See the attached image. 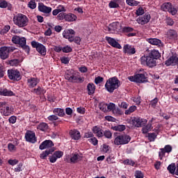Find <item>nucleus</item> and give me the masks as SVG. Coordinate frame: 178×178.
<instances>
[{
  "label": "nucleus",
  "mask_w": 178,
  "mask_h": 178,
  "mask_svg": "<svg viewBox=\"0 0 178 178\" xmlns=\"http://www.w3.org/2000/svg\"><path fill=\"white\" fill-rule=\"evenodd\" d=\"M159 58H161V53L157 50L153 49L148 55H144L140 58V63L143 66L155 67V66H156V60H158Z\"/></svg>",
  "instance_id": "obj_1"
},
{
  "label": "nucleus",
  "mask_w": 178,
  "mask_h": 178,
  "mask_svg": "<svg viewBox=\"0 0 178 178\" xmlns=\"http://www.w3.org/2000/svg\"><path fill=\"white\" fill-rule=\"evenodd\" d=\"M13 22L15 26L19 29H23L29 25V17L24 14L18 13L13 16Z\"/></svg>",
  "instance_id": "obj_2"
},
{
  "label": "nucleus",
  "mask_w": 178,
  "mask_h": 178,
  "mask_svg": "<svg viewBox=\"0 0 178 178\" xmlns=\"http://www.w3.org/2000/svg\"><path fill=\"white\" fill-rule=\"evenodd\" d=\"M120 87V81L116 76L109 78L105 84V88L108 92H113L115 90H118Z\"/></svg>",
  "instance_id": "obj_3"
},
{
  "label": "nucleus",
  "mask_w": 178,
  "mask_h": 178,
  "mask_svg": "<svg viewBox=\"0 0 178 178\" xmlns=\"http://www.w3.org/2000/svg\"><path fill=\"white\" fill-rule=\"evenodd\" d=\"M65 77L66 80L70 81V83H79V74L76 73L73 70H68L65 72Z\"/></svg>",
  "instance_id": "obj_4"
},
{
  "label": "nucleus",
  "mask_w": 178,
  "mask_h": 178,
  "mask_svg": "<svg viewBox=\"0 0 178 178\" xmlns=\"http://www.w3.org/2000/svg\"><path fill=\"white\" fill-rule=\"evenodd\" d=\"M131 138L128 135H120L115 138V145H124V144H129Z\"/></svg>",
  "instance_id": "obj_5"
},
{
  "label": "nucleus",
  "mask_w": 178,
  "mask_h": 178,
  "mask_svg": "<svg viewBox=\"0 0 178 178\" xmlns=\"http://www.w3.org/2000/svg\"><path fill=\"white\" fill-rule=\"evenodd\" d=\"M128 79L129 81H134V83H147L148 79L145 76V73L137 74L134 76H129Z\"/></svg>",
  "instance_id": "obj_6"
},
{
  "label": "nucleus",
  "mask_w": 178,
  "mask_h": 178,
  "mask_svg": "<svg viewBox=\"0 0 178 178\" xmlns=\"http://www.w3.org/2000/svg\"><path fill=\"white\" fill-rule=\"evenodd\" d=\"M8 76L10 80H13V81H19L22 80V74L17 70H8Z\"/></svg>",
  "instance_id": "obj_7"
},
{
  "label": "nucleus",
  "mask_w": 178,
  "mask_h": 178,
  "mask_svg": "<svg viewBox=\"0 0 178 178\" xmlns=\"http://www.w3.org/2000/svg\"><path fill=\"white\" fill-rule=\"evenodd\" d=\"M31 46L33 48H35L36 51L41 54L42 56H45L47 55V48H45V46L42 44L35 41H32Z\"/></svg>",
  "instance_id": "obj_8"
},
{
  "label": "nucleus",
  "mask_w": 178,
  "mask_h": 178,
  "mask_svg": "<svg viewBox=\"0 0 178 178\" xmlns=\"http://www.w3.org/2000/svg\"><path fill=\"white\" fill-rule=\"evenodd\" d=\"M129 123L134 127H141L147 123V120L141 119L138 117H134L129 121Z\"/></svg>",
  "instance_id": "obj_9"
},
{
  "label": "nucleus",
  "mask_w": 178,
  "mask_h": 178,
  "mask_svg": "<svg viewBox=\"0 0 178 178\" xmlns=\"http://www.w3.org/2000/svg\"><path fill=\"white\" fill-rule=\"evenodd\" d=\"M119 30H120V24L118 22H113L105 28V31H108L111 34H115V33H118Z\"/></svg>",
  "instance_id": "obj_10"
},
{
  "label": "nucleus",
  "mask_w": 178,
  "mask_h": 178,
  "mask_svg": "<svg viewBox=\"0 0 178 178\" xmlns=\"http://www.w3.org/2000/svg\"><path fill=\"white\" fill-rule=\"evenodd\" d=\"M65 161L68 163H77V162L81 161V156L78 153H74L71 156H67Z\"/></svg>",
  "instance_id": "obj_11"
},
{
  "label": "nucleus",
  "mask_w": 178,
  "mask_h": 178,
  "mask_svg": "<svg viewBox=\"0 0 178 178\" xmlns=\"http://www.w3.org/2000/svg\"><path fill=\"white\" fill-rule=\"evenodd\" d=\"M25 139L28 143L31 144H35L37 143V137H35V133L33 131H27L25 134Z\"/></svg>",
  "instance_id": "obj_12"
},
{
  "label": "nucleus",
  "mask_w": 178,
  "mask_h": 178,
  "mask_svg": "<svg viewBox=\"0 0 178 178\" xmlns=\"http://www.w3.org/2000/svg\"><path fill=\"white\" fill-rule=\"evenodd\" d=\"M149 20H151V15L149 13H145L143 16L139 17L136 19L137 23L142 26L147 24V23H149Z\"/></svg>",
  "instance_id": "obj_13"
},
{
  "label": "nucleus",
  "mask_w": 178,
  "mask_h": 178,
  "mask_svg": "<svg viewBox=\"0 0 178 178\" xmlns=\"http://www.w3.org/2000/svg\"><path fill=\"white\" fill-rule=\"evenodd\" d=\"M74 34H76V32L72 29L65 30L63 32V36L64 38L68 40L70 42H73V35H74Z\"/></svg>",
  "instance_id": "obj_14"
},
{
  "label": "nucleus",
  "mask_w": 178,
  "mask_h": 178,
  "mask_svg": "<svg viewBox=\"0 0 178 178\" xmlns=\"http://www.w3.org/2000/svg\"><path fill=\"white\" fill-rule=\"evenodd\" d=\"M172 146L170 145H167L164 147V148H161L160 151L159 152V156L161 161L163 159V157L165 156V154H170V152H172Z\"/></svg>",
  "instance_id": "obj_15"
},
{
  "label": "nucleus",
  "mask_w": 178,
  "mask_h": 178,
  "mask_svg": "<svg viewBox=\"0 0 178 178\" xmlns=\"http://www.w3.org/2000/svg\"><path fill=\"white\" fill-rule=\"evenodd\" d=\"M105 38L108 44H109V45H111V47H113V48H118V49H122V45H120V44H119V42H118L116 40L108 36H106Z\"/></svg>",
  "instance_id": "obj_16"
},
{
  "label": "nucleus",
  "mask_w": 178,
  "mask_h": 178,
  "mask_svg": "<svg viewBox=\"0 0 178 178\" xmlns=\"http://www.w3.org/2000/svg\"><path fill=\"white\" fill-rule=\"evenodd\" d=\"M124 54H127L128 55H134L136 54V48L129 44H125L123 47Z\"/></svg>",
  "instance_id": "obj_17"
},
{
  "label": "nucleus",
  "mask_w": 178,
  "mask_h": 178,
  "mask_svg": "<svg viewBox=\"0 0 178 178\" xmlns=\"http://www.w3.org/2000/svg\"><path fill=\"white\" fill-rule=\"evenodd\" d=\"M38 10L40 12H42V13H51L52 12V8L48 7L45 5H44L42 3H38Z\"/></svg>",
  "instance_id": "obj_18"
},
{
  "label": "nucleus",
  "mask_w": 178,
  "mask_h": 178,
  "mask_svg": "<svg viewBox=\"0 0 178 178\" xmlns=\"http://www.w3.org/2000/svg\"><path fill=\"white\" fill-rule=\"evenodd\" d=\"M166 66H176L178 65V57L172 56L165 61Z\"/></svg>",
  "instance_id": "obj_19"
},
{
  "label": "nucleus",
  "mask_w": 178,
  "mask_h": 178,
  "mask_svg": "<svg viewBox=\"0 0 178 178\" xmlns=\"http://www.w3.org/2000/svg\"><path fill=\"white\" fill-rule=\"evenodd\" d=\"M51 147H54L52 140H47L40 145L39 148L40 149H47V148H51Z\"/></svg>",
  "instance_id": "obj_20"
},
{
  "label": "nucleus",
  "mask_w": 178,
  "mask_h": 178,
  "mask_svg": "<svg viewBox=\"0 0 178 178\" xmlns=\"http://www.w3.org/2000/svg\"><path fill=\"white\" fill-rule=\"evenodd\" d=\"M147 42L152 45H156V47H163L162 41L158 38H148L147 39Z\"/></svg>",
  "instance_id": "obj_21"
},
{
  "label": "nucleus",
  "mask_w": 178,
  "mask_h": 178,
  "mask_svg": "<svg viewBox=\"0 0 178 178\" xmlns=\"http://www.w3.org/2000/svg\"><path fill=\"white\" fill-rule=\"evenodd\" d=\"M92 131L97 137H99V138L104 137V130H102L101 127L98 126H95L92 127Z\"/></svg>",
  "instance_id": "obj_22"
},
{
  "label": "nucleus",
  "mask_w": 178,
  "mask_h": 178,
  "mask_svg": "<svg viewBox=\"0 0 178 178\" xmlns=\"http://www.w3.org/2000/svg\"><path fill=\"white\" fill-rule=\"evenodd\" d=\"M0 58L1 59L5 60L9 58V53L6 47H0Z\"/></svg>",
  "instance_id": "obj_23"
},
{
  "label": "nucleus",
  "mask_w": 178,
  "mask_h": 178,
  "mask_svg": "<svg viewBox=\"0 0 178 178\" xmlns=\"http://www.w3.org/2000/svg\"><path fill=\"white\" fill-rule=\"evenodd\" d=\"M27 83L30 88H34L40 83V79L38 78H29L27 79Z\"/></svg>",
  "instance_id": "obj_24"
},
{
  "label": "nucleus",
  "mask_w": 178,
  "mask_h": 178,
  "mask_svg": "<svg viewBox=\"0 0 178 178\" xmlns=\"http://www.w3.org/2000/svg\"><path fill=\"white\" fill-rule=\"evenodd\" d=\"M70 134L72 140H77L81 138V135L80 134V131H77L76 129L71 130L70 131Z\"/></svg>",
  "instance_id": "obj_25"
},
{
  "label": "nucleus",
  "mask_w": 178,
  "mask_h": 178,
  "mask_svg": "<svg viewBox=\"0 0 178 178\" xmlns=\"http://www.w3.org/2000/svg\"><path fill=\"white\" fill-rule=\"evenodd\" d=\"M86 90H88V95H92L95 92V85L92 83H89Z\"/></svg>",
  "instance_id": "obj_26"
},
{
  "label": "nucleus",
  "mask_w": 178,
  "mask_h": 178,
  "mask_svg": "<svg viewBox=\"0 0 178 178\" xmlns=\"http://www.w3.org/2000/svg\"><path fill=\"white\" fill-rule=\"evenodd\" d=\"M26 41L25 38H20L18 44L20 45L24 49H26L27 52H30V47L29 46H26Z\"/></svg>",
  "instance_id": "obj_27"
},
{
  "label": "nucleus",
  "mask_w": 178,
  "mask_h": 178,
  "mask_svg": "<svg viewBox=\"0 0 178 178\" xmlns=\"http://www.w3.org/2000/svg\"><path fill=\"white\" fill-rule=\"evenodd\" d=\"M151 130H152V120H149L148 124L142 129V131L143 134H147Z\"/></svg>",
  "instance_id": "obj_28"
},
{
  "label": "nucleus",
  "mask_w": 178,
  "mask_h": 178,
  "mask_svg": "<svg viewBox=\"0 0 178 178\" xmlns=\"http://www.w3.org/2000/svg\"><path fill=\"white\" fill-rule=\"evenodd\" d=\"M54 115L59 116L60 118H63L65 116V110L60 108H56L53 110Z\"/></svg>",
  "instance_id": "obj_29"
},
{
  "label": "nucleus",
  "mask_w": 178,
  "mask_h": 178,
  "mask_svg": "<svg viewBox=\"0 0 178 178\" xmlns=\"http://www.w3.org/2000/svg\"><path fill=\"white\" fill-rule=\"evenodd\" d=\"M77 16L74 14L69 13L65 15V22H76Z\"/></svg>",
  "instance_id": "obj_30"
},
{
  "label": "nucleus",
  "mask_w": 178,
  "mask_h": 178,
  "mask_svg": "<svg viewBox=\"0 0 178 178\" xmlns=\"http://www.w3.org/2000/svg\"><path fill=\"white\" fill-rule=\"evenodd\" d=\"M32 92H33V94H36V95H41V94H45L47 91L44 88H41V86H38L37 88H34L32 90Z\"/></svg>",
  "instance_id": "obj_31"
},
{
  "label": "nucleus",
  "mask_w": 178,
  "mask_h": 178,
  "mask_svg": "<svg viewBox=\"0 0 178 178\" xmlns=\"http://www.w3.org/2000/svg\"><path fill=\"white\" fill-rule=\"evenodd\" d=\"M172 7V3L167 2L164 3L161 5V10H163V12H168Z\"/></svg>",
  "instance_id": "obj_32"
},
{
  "label": "nucleus",
  "mask_w": 178,
  "mask_h": 178,
  "mask_svg": "<svg viewBox=\"0 0 178 178\" xmlns=\"http://www.w3.org/2000/svg\"><path fill=\"white\" fill-rule=\"evenodd\" d=\"M177 34L176 33V31L170 29L167 31V36L170 40H172V38H176Z\"/></svg>",
  "instance_id": "obj_33"
},
{
  "label": "nucleus",
  "mask_w": 178,
  "mask_h": 178,
  "mask_svg": "<svg viewBox=\"0 0 178 178\" xmlns=\"http://www.w3.org/2000/svg\"><path fill=\"white\" fill-rule=\"evenodd\" d=\"M37 128L38 130H40V131H47V130H48V124L42 122L38 124Z\"/></svg>",
  "instance_id": "obj_34"
},
{
  "label": "nucleus",
  "mask_w": 178,
  "mask_h": 178,
  "mask_svg": "<svg viewBox=\"0 0 178 178\" xmlns=\"http://www.w3.org/2000/svg\"><path fill=\"white\" fill-rule=\"evenodd\" d=\"M112 130L114 131H124L126 130V126L124 125H117L111 127Z\"/></svg>",
  "instance_id": "obj_35"
},
{
  "label": "nucleus",
  "mask_w": 178,
  "mask_h": 178,
  "mask_svg": "<svg viewBox=\"0 0 178 178\" xmlns=\"http://www.w3.org/2000/svg\"><path fill=\"white\" fill-rule=\"evenodd\" d=\"M99 108L102 112H108V104L105 102H101L99 104Z\"/></svg>",
  "instance_id": "obj_36"
},
{
  "label": "nucleus",
  "mask_w": 178,
  "mask_h": 178,
  "mask_svg": "<svg viewBox=\"0 0 178 178\" xmlns=\"http://www.w3.org/2000/svg\"><path fill=\"white\" fill-rule=\"evenodd\" d=\"M126 3L129 6H138L140 2L136 0H126Z\"/></svg>",
  "instance_id": "obj_37"
},
{
  "label": "nucleus",
  "mask_w": 178,
  "mask_h": 178,
  "mask_svg": "<svg viewBox=\"0 0 178 178\" xmlns=\"http://www.w3.org/2000/svg\"><path fill=\"white\" fill-rule=\"evenodd\" d=\"M0 94H1V95H4L5 97H12V95H13V92L7 89H4L0 92Z\"/></svg>",
  "instance_id": "obj_38"
},
{
  "label": "nucleus",
  "mask_w": 178,
  "mask_h": 178,
  "mask_svg": "<svg viewBox=\"0 0 178 178\" xmlns=\"http://www.w3.org/2000/svg\"><path fill=\"white\" fill-rule=\"evenodd\" d=\"M168 170L171 173V175H173L175 172H176V165L175 163H172L168 165Z\"/></svg>",
  "instance_id": "obj_39"
},
{
  "label": "nucleus",
  "mask_w": 178,
  "mask_h": 178,
  "mask_svg": "<svg viewBox=\"0 0 178 178\" xmlns=\"http://www.w3.org/2000/svg\"><path fill=\"white\" fill-rule=\"evenodd\" d=\"M52 152H54V150H51V149L46 150L45 152H44L40 154L41 159H45V158H47V156H48L49 154H52Z\"/></svg>",
  "instance_id": "obj_40"
},
{
  "label": "nucleus",
  "mask_w": 178,
  "mask_h": 178,
  "mask_svg": "<svg viewBox=\"0 0 178 178\" xmlns=\"http://www.w3.org/2000/svg\"><path fill=\"white\" fill-rule=\"evenodd\" d=\"M9 30H10V26L9 25H6L1 31H0V34L1 35H4V34H6Z\"/></svg>",
  "instance_id": "obj_41"
},
{
  "label": "nucleus",
  "mask_w": 178,
  "mask_h": 178,
  "mask_svg": "<svg viewBox=\"0 0 178 178\" xmlns=\"http://www.w3.org/2000/svg\"><path fill=\"white\" fill-rule=\"evenodd\" d=\"M105 137L106 138H108V140H111L112 138V132L110 130H105L103 131V137Z\"/></svg>",
  "instance_id": "obj_42"
},
{
  "label": "nucleus",
  "mask_w": 178,
  "mask_h": 178,
  "mask_svg": "<svg viewBox=\"0 0 178 178\" xmlns=\"http://www.w3.org/2000/svg\"><path fill=\"white\" fill-rule=\"evenodd\" d=\"M28 8L30 9H35L37 8L35 0H30V1L28 3Z\"/></svg>",
  "instance_id": "obj_43"
},
{
  "label": "nucleus",
  "mask_w": 178,
  "mask_h": 178,
  "mask_svg": "<svg viewBox=\"0 0 178 178\" xmlns=\"http://www.w3.org/2000/svg\"><path fill=\"white\" fill-rule=\"evenodd\" d=\"M137 109V107L136 106H131L129 108V109L125 111V115H130V113H133Z\"/></svg>",
  "instance_id": "obj_44"
},
{
  "label": "nucleus",
  "mask_w": 178,
  "mask_h": 178,
  "mask_svg": "<svg viewBox=\"0 0 178 178\" xmlns=\"http://www.w3.org/2000/svg\"><path fill=\"white\" fill-rule=\"evenodd\" d=\"M158 135H156V134L155 133H149L148 134L147 138L149 141L152 142V141H155V139L156 138V136Z\"/></svg>",
  "instance_id": "obj_45"
},
{
  "label": "nucleus",
  "mask_w": 178,
  "mask_h": 178,
  "mask_svg": "<svg viewBox=\"0 0 178 178\" xmlns=\"http://www.w3.org/2000/svg\"><path fill=\"white\" fill-rule=\"evenodd\" d=\"M124 165H129V166H134V165H136V162H134L133 160L131 159H126L123 161Z\"/></svg>",
  "instance_id": "obj_46"
},
{
  "label": "nucleus",
  "mask_w": 178,
  "mask_h": 178,
  "mask_svg": "<svg viewBox=\"0 0 178 178\" xmlns=\"http://www.w3.org/2000/svg\"><path fill=\"white\" fill-rule=\"evenodd\" d=\"M116 105L113 103L107 104V112H113Z\"/></svg>",
  "instance_id": "obj_47"
},
{
  "label": "nucleus",
  "mask_w": 178,
  "mask_h": 178,
  "mask_svg": "<svg viewBox=\"0 0 178 178\" xmlns=\"http://www.w3.org/2000/svg\"><path fill=\"white\" fill-rule=\"evenodd\" d=\"M169 13H170L172 16L177 14V8H175L173 5L171 6L170 10H168Z\"/></svg>",
  "instance_id": "obj_48"
},
{
  "label": "nucleus",
  "mask_w": 178,
  "mask_h": 178,
  "mask_svg": "<svg viewBox=\"0 0 178 178\" xmlns=\"http://www.w3.org/2000/svg\"><path fill=\"white\" fill-rule=\"evenodd\" d=\"M145 13L144 8H143V7H139L136 11V15H137V16H143Z\"/></svg>",
  "instance_id": "obj_49"
},
{
  "label": "nucleus",
  "mask_w": 178,
  "mask_h": 178,
  "mask_svg": "<svg viewBox=\"0 0 178 178\" xmlns=\"http://www.w3.org/2000/svg\"><path fill=\"white\" fill-rule=\"evenodd\" d=\"M89 143H90L91 144H92V145H98V139H97V138L95 137H92L90 138V139H88Z\"/></svg>",
  "instance_id": "obj_50"
},
{
  "label": "nucleus",
  "mask_w": 178,
  "mask_h": 178,
  "mask_svg": "<svg viewBox=\"0 0 178 178\" xmlns=\"http://www.w3.org/2000/svg\"><path fill=\"white\" fill-rule=\"evenodd\" d=\"M54 156H56V158L57 159H60L63 156V152H62V151H56V152H54Z\"/></svg>",
  "instance_id": "obj_51"
},
{
  "label": "nucleus",
  "mask_w": 178,
  "mask_h": 178,
  "mask_svg": "<svg viewBox=\"0 0 178 178\" xmlns=\"http://www.w3.org/2000/svg\"><path fill=\"white\" fill-rule=\"evenodd\" d=\"M10 108L9 106H5L3 109L4 116H9V115H10Z\"/></svg>",
  "instance_id": "obj_52"
},
{
  "label": "nucleus",
  "mask_w": 178,
  "mask_h": 178,
  "mask_svg": "<svg viewBox=\"0 0 178 178\" xmlns=\"http://www.w3.org/2000/svg\"><path fill=\"white\" fill-rule=\"evenodd\" d=\"M0 8L2 9L8 8V2L5 0H0Z\"/></svg>",
  "instance_id": "obj_53"
},
{
  "label": "nucleus",
  "mask_w": 178,
  "mask_h": 178,
  "mask_svg": "<svg viewBox=\"0 0 178 178\" xmlns=\"http://www.w3.org/2000/svg\"><path fill=\"white\" fill-rule=\"evenodd\" d=\"M135 177L136 178H144V174L143 172L140 170H137L135 172Z\"/></svg>",
  "instance_id": "obj_54"
},
{
  "label": "nucleus",
  "mask_w": 178,
  "mask_h": 178,
  "mask_svg": "<svg viewBox=\"0 0 178 178\" xmlns=\"http://www.w3.org/2000/svg\"><path fill=\"white\" fill-rule=\"evenodd\" d=\"M113 113L114 115H122V111L118 107H114V109L113 110Z\"/></svg>",
  "instance_id": "obj_55"
},
{
  "label": "nucleus",
  "mask_w": 178,
  "mask_h": 178,
  "mask_svg": "<svg viewBox=\"0 0 178 178\" xmlns=\"http://www.w3.org/2000/svg\"><path fill=\"white\" fill-rule=\"evenodd\" d=\"M10 66H19V60L13 59L9 62Z\"/></svg>",
  "instance_id": "obj_56"
},
{
  "label": "nucleus",
  "mask_w": 178,
  "mask_h": 178,
  "mask_svg": "<svg viewBox=\"0 0 178 178\" xmlns=\"http://www.w3.org/2000/svg\"><path fill=\"white\" fill-rule=\"evenodd\" d=\"M76 112L80 113V115H84L86 113V108L83 107H78L76 108Z\"/></svg>",
  "instance_id": "obj_57"
},
{
  "label": "nucleus",
  "mask_w": 178,
  "mask_h": 178,
  "mask_svg": "<svg viewBox=\"0 0 178 178\" xmlns=\"http://www.w3.org/2000/svg\"><path fill=\"white\" fill-rule=\"evenodd\" d=\"M84 138H92L94 137V134L91 131H88L84 134Z\"/></svg>",
  "instance_id": "obj_58"
},
{
  "label": "nucleus",
  "mask_w": 178,
  "mask_h": 178,
  "mask_svg": "<svg viewBox=\"0 0 178 178\" xmlns=\"http://www.w3.org/2000/svg\"><path fill=\"white\" fill-rule=\"evenodd\" d=\"M19 40H20V37L17 35H14L12 38V42H13V44H19Z\"/></svg>",
  "instance_id": "obj_59"
},
{
  "label": "nucleus",
  "mask_w": 178,
  "mask_h": 178,
  "mask_svg": "<svg viewBox=\"0 0 178 178\" xmlns=\"http://www.w3.org/2000/svg\"><path fill=\"white\" fill-rule=\"evenodd\" d=\"M109 145H106V144H104L103 147H102V151L103 152H104L105 154H108V152H109Z\"/></svg>",
  "instance_id": "obj_60"
},
{
  "label": "nucleus",
  "mask_w": 178,
  "mask_h": 178,
  "mask_svg": "<svg viewBox=\"0 0 178 178\" xmlns=\"http://www.w3.org/2000/svg\"><path fill=\"white\" fill-rule=\"evenodd\" d=\"M47 119L50 122H54V120H58V119H59V118H58V116L56 115H49L47 118Z\"/></svg>",
  "instance_id": "obj_61"
},
{
  "label": "nucleus",
  "mask_w": 178,
  "mask_h": 178,
  "mask_svg": "<svg viewBox=\"0 0 178 178\" xmlns=\"http://www.w3.org/2000/svg\"><path fill=\"white\" fill-rule=\"evenodd\" d=\"M156 104H158V98L156 97L150 102L152 108H155L156 106Z\"/></svg>",
  "instance_id": "obj_62"
},
{
  "label": "nucleus",
  "mask_w": 178,
  "mask_h": 178,
  "mask_svg": "<svg viewBox=\"0 0 178 178\" xmlns=\"http://www.w3.org/2000/svg\"><path fill=\"white\" fill-rule=\"evenodd\" d=\"M58 20H63V19H66V15L65 13H60V14L58 15L57 16Z\"/></svg>",
  "instance_id": "obj_63"
},
{
  "label": "nucleus",
  "mask_w": 178,
  "mask_h": 178,
  "mask_svg": "<svg viewBox=\"0 0 178 178\" xmlns=\"http://www.w3.org/2000/svg\"><path fill=\"white\" fill-rule=\"evenodd\" d=\"M110 8H119V5L115 1H111L109 3Z\"/></svg>",
  "instance_id": "obj_64"
}]
</instances>
